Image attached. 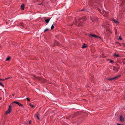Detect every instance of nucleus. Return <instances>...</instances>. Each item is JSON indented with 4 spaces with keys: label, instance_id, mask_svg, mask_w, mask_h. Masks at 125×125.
<instances>
[{
    "label": "nucleus",
    "instance_id": "nucleus-1",
    "mask_svg": "<svg viewBox=\"0 0 125 125\" xmlns=\"http://www.w3.org/2000/svg\"><path fill=\"white\" fill-rule=\"evenodd\" d=\"M121 76V75H119L116 76L113 78H109L108 79V80L109 81H111L113 80H116L118 78Z\"/></svg>",
    "mask_w": 125,
    "mask_h": 125
},
{
    "label": "nucleus",
    "instance_id": "nucleus-2",
    "mask_svg": "<svg viewBox=\"0 0 125 125\" xmlns=\"http://www.w3.org/2000/svg\"><path fill=\"white\" fill-rule=\"evenodd\" d=\"M31 77L34 79H37L39 80H41L42 78L39 77H36L35 75H32L31 76Z\"/></svg>",
    "mask_w": 125,
    "mask_h": 125
},
{
    "label": "nucleus",
    "instance_id": "nucleus-3",
    "mask_svg": "<svg viewBox=\"0 0 125 125\" xmlns=\"http://www.w3.org/2000/svg\"><path fill=\"white\" fill-rule=\"evenodd\" d=\"M11 111V108L10 106V105H9V107L8 110L6 111V114H10Z\"/></svg>",
    "mask_w": 125,
    "mask_h": 125
},
{
    "label": "nucleus",
    "instance_id": "nucleus-4",
    "mask_svg": "<svg viewBox=\"0 0 125 125\" xmlns=\"http://www.w3.org/2000/svg\"><path fill=\"white\" fill-rule=\"evenodd\" d=\"M86 20V18L85 17H84L83 18H81L79 20V21L80 23H82L83 21H85Z\"/></svg>",
    "mask_w": 125,
    "mask_h": 125
},
{
    "label": "nucleus",
    "instance_id": "nucleus-5",
    "mask_svg": "<svg viewBox=\"0 0 125 125\" xmlns=\"http://www.w3.org/2000/svg\"><path fill=\"white\" fill-rule=\"evenodd\" d=\"M90 36L92 37H93L94 38H97L101 39V37L98 36H97L94 34H90Z\"/></svg>",
    "mask_w": 125,
    "mask_h": 125
},
{
    "label": "nucleus",
    "instance_id": "nucleus-6",
    "mask_svg": "<svg viewBox=\"0 0 125 125\" xmlns=\"http://www.w3.org/2000/svg\"><path fill=\"white\" fill-rule=\"evenodd\" d=\"M18 26H22V28H23L24 27V24L22 22H20L18 24Z\"/></svg>",
    "mask_w": 125,
    "mask_h": 125
},
{
    "label": "nucleus",
    "instance_id": "nucleus-7",
    "mask_svg": "<svg viewBox=\"0 0 125 125\" xmlns=\"http://www.w3.org/2000/svg\"><path fill=\"white\" fill-rule=\"evenodd\" d=\"M98 18L97 17H94L91 18V20L92 21H97L98 20Z\"/></svg>",
    "mask_w": 125,
    "mask_h": 125
},
{
    "label": "nucleus",
    "instance_id": "nucleus-8",
    "mask_svg": "<svg viewBox=\"0 0 125 125\" xmlns=\"http://www.w3.org/2000/svg\"><path fill=\"white\" fill-rule=\"evenodd\" d=\"M112 20L115 23L117 24H118L119 23V22L117 20H115L114 19H113Z\"/></svg>",
    "mask_w": 125,
    "mask_h": 125
},
{
    "label": "nucleus",
    "instance_id": "nucleus-9",
    "mask_svg": "<svg viewBox=\"0 0 125 125\" xmlns=\"http://www.w3.org/2000/svg\"><path fill=\"white\" fill-rule=\"evenodd\" d=\"M24 4H22L21 6V9L22 10L24 9Z\"/></svg>",
    "mask_w": 125,
    "mask_h": 125
},
{
    "label": "nucleus",
    "instance_id": "nucleus-10",
    "mask_svg": "<svg viewBox=\"0 0 125 125\" xmlns=\"http://www.w3.org/2000/svg\"><path fill=\"white\" fill-rule=\"evenodd\" d=\"M50 19V18L46 19L45 20V21L47 23H48Z\"/></svg>",
    "mask_w": 125,
    "mask_h": 125
},
{
    "label": "nucleus",
    "instance_id": "nucleus-11",
    "mask_svg": "<svg viewBox=\"0 0 125 125\" xmlns=\"http://www.w3.org/2000/svg\"><path fill=\"white\" fill-rule=\"evenodd\" d=\"M86 47V44L85 43H84L83 44V46L81 47V48H84L85 47Z\"/></svg>",
    "mask_w": 125,
    "mask_h": 125
},
{
    "label": "nucleus",
    "instance_id": "nucleus-12",
    "mask_svg": "<svg viewBox=\"0 0 125 125\" xmlns=\"http://www.w3.org/2000/svg\"><path fill=\"white\" fill-rule=\"evenodd\" d=\"M119 119L121 121H122L124 120V118L121 115L120 116Z\"/></svg>",
    "mask_w": 125,
    "mask_h": 125
},
{
    "label": "nucleus",
    "instance_id": "nucleus-13",
    "mask_svg": "<svg viewBox=\"0 0 125 125\" xmlns=\"http://www.w3.org/2000/svg\"><path fill=\"white\" fill-rule=\"evenodd\" d=\"M17 104L20 106H22V107L24 106L22 104H21V103H20L19 102H18V103Z\"/></svg>",
    "mask_w": 125,
    "mask_h": 125
},
{
    "label": "nucleus",
    "instance_id": "nucleus-14",
    "mask_svg": "<svg viewBox=\"0 0 125 125\" xmlns=\"http://www.w3.org/2000/svg\"><path fill=\"white\" fill-rule=\"evenodd\" d=\"M122 62L124 65L125 64V58H124L123 59Z\"/></svg>",
    "mask_w": 125,
    "mask_h": 125
},
{
    "label": "nucleus",
    "instance_id": "nucleus-15",
    "mask_svg": "<svg viewBox=\"0 0 125 125\" xmlns=\"http://www.w3.org/2000/svg\"><path fill=\"white\" fill-rule=\"evenodd\" d=\"M114 55L115 56L117 57H119V55H117L115 53H114Z\"/></svg>",
    "mask_w": 125,
    "mask_h": 125
},
{
    "label": "nucleus",
    "instance_id": "nucleus-16",
    "mask_svg": "<svg viewBox=\"0 0 125 125\" xmlns=\"http://www.w3.org/2000/svg\"><path fill=\"white\" fill-rule=\"evenodd\" d=\"M36 117L38 120H40L39 117V115H38V114H36Z\"/></svg>",
    "mask_w": 125,
    "mask_h": 125
},
{
    "label": "nucleus",
    "instance_id": "nucleus-17",
    "mask_svg": "<svg viewBox=\"0 0 125 125\" xmlns=\"http://www.w3.org/2000/svg\"><path fill=\"white\" fill-rule=\"evenodd\" d=\"M75 116V114H74V115H72V116H70V117H69V118H70V117H71V118H73V117H74V116Z\"/></svg>",
    "mask_w": 125,
    "mask_h": 125
},
{
    "label": "nucleus",
    "instance_id": "nucleus-18",
    "mask_svg": "<svg viewBox=\"0 0 125 125\" xmlns=\"http://www.w3.org/2000/svg\"><path fill=\"white\" fill-rule=\"evenodd\" d=\"M54 26L53 25H52L51 26V30L53 29L54 28Z\"/></svg>",
    "mask_w": 125,
    "mask_h": 125
},
{
    "label": "nucleus",
    "instance_id": "nucleus-19",
    "mask_svg": "<svg viewBox=\"0 0 125 125\" xmlns=\"http://www.w3.org/2000/svg\"><path fill=\"white\" fill-rule=\"evenodd\" d=\"M10 59V58L9 57H8L6 59V60L7 61H8Z\"/></svg>",
    "mask_w": 125,
    "mask_h": 125
},
{
    "label": "nucleus",
    "instance_id": "nucleus-20",
    "mask_svg": "<svg viewBox=\"0 0 125 125\" xmlns=\"http://www.w3.org/2000/svg\"><path fill=\"white\" fill-rule=\"evenodd\" d=\"M110 62L112 63H114V62L113 61L111 60Z\"/></svg>",
    "mask_w": 125,
    "mask_h": 125
},
{
    "label": "nucleus",
    "instance_id": "nucleus-21",
    "mask_svg": "<svg viewBox=\"0 0 125 125\" xmlns=\"http://www.w3.org/2000/svg\"><path fill=\"white\" fill-rule=\"evenodd\" d=\"M49 30V29L48 28H46L45 29L44 31V32H45L46 31H48Z\"/></svg>",
    "mask_w": 125,
    "mask_h": 125
},
{
    "label": "nucleus",
    "instance_id": "nucleus-22",
    "mask_svg": "<svg viewBox=\"0 0 125 125\" xmlns=\"http://www.w3.org/2000/svg\"><path fill=\"white\" fill-rule=\"evenodd\" d=\"M0 85L3 87H4V85L3 84L0 82Z\"/></svg>",
    "mask_w": 125,
    "mask_h": 125
},
{
    "label": "nucleus",
    "instance_id": "nucleus-23",
    "mask_svg": "<svg viewBox=\"0 0 125 125\" xmlns=\"http://www.w3.org/2000/svg\"><path fill=\"white\" fill-rule=\"evenodd\" d=\"M29 104L31 106V107H33L34 106V105H32L31 104V103H30Z\"/></svg>",
    "mask_w": 125,
    "mask_h": 125
},
{
    "label": "nucleus",
    "instance_id": "nucleus-24",
    "mask_svg": "<svg viewBox=\"0 0 125 125\" xmlns=\"http://www.w3.org/2000/svg\"><path fill=\"white\" fill-rule=\"evenodd\" d=\"M97 9L100 12H101V10L99 8H98Z\"/></svg>",
    "mask_w": 125,
    "mask_h": 125
},
{
    "label": "nucleus",
    "instance_id": "nucleus-25",
    "mask_svg": "<svg viewBox=\"0 0 125 125\" xmlns=\"http://www.w3.org/2000/svg\"><path fill=\"white\" fill-rule=\"evenodd\" d=\"M18 102H17V101H14L13 102V103H15L17 104H18Z\"/></svg>",
    "mask_w": 125,
    "mask_h": 125
},
{
    "label": "nucleus",
    "instance_id": "nucleus-26",
    "mask_svg": "<svg viewBox=\"0 0 125 125\" xmlns=\"http://www.w3.org/2000/svg\"><path fill=\"white\" fill-rule=\"evenodd\" d=\"M26 99L27 100H28V101H30V99H29L28 98H26Z\"/></svg>",
    "mask_w": 125,
    "mask_h": 125
},
{
    "label": "nucleus",
    "instance_id": "nucleus-27",
    "mask_svg": "<svg viewBox=\"0 0 125 125\" xmlns=\"http://www.w3.org/2000/svg\"><path fill=\"white\" fill-rule=\"evenodd\" d=\"M119 39L121 40H122V39L120 37H119Z\"/></svg>",
    "mask_w": 125,
    "mask_h": 125
},
{
    "label": "nucleus",
    "instance_id": "nucleus-28",
    "mask_svg": "<svg viewBox=\"0 0 125 125\" xmlns=\"http://www.w3.org/2000/svg\"><path fill=\"white\" fill-rule=\"evenodd\" d=\"M117 124L118 125H121V124H119V123H117Z\"/></svg>",
    "mask_w": 125,
    "mask_h": 125
},
{
    "label": "nucleus",
    "instance_id": "nucleus-29",
    "mask_svg": "<svg viewBox=\"0 0 125 125\" xmlns=\"http://www.w3.org/2000/svg\"><path fill=\"white\" fill-rule=\"evenodd\" d=\"M2 99V98L1 97H0V100H1Z\"/></svg>",
    "mask_w": 125,
    "mask_h": 125
},
{
    "label": "nucleus",
    "instance_id": "nucleus-30",
    "mask_svg": "<svg viewBox=\"0 0 125 125\" xmlns=\"http://www.w3.org/2000/svg\"><path fill=\"white\" fill-rule=\"evenodd\" d=\"M83 10H83V9H81V10H80V11H83Z\"/></svg>",
    "mask_w": 125,
    "mask_h": 125
},
{
    "label": "nucleus",
    "instance_id": "nucleus-31",
    "mask_svg": "<svg viewBox=\"0 0 125 125\" xmlns=\"http://www.w3.org/2000/svg\"><path fill=\"white\" fill-rule=\"evenodd\" d=\"M31 121H30L29 122V124H30L31 123Z\"/></svg>",
    "mask_w": 125,
    "mask_h": 125
},
{
    "label": "nucleus",
    "instance_id": "nucleus-32",
    "mask_svg": "<svg viewBox=\"0 0 125 125\" xmlns=\"http://www.w3.org/2000/svg\"><path fill=\"white\" fill-rule=\"evenodd\" d=\"M10 78H11V77H8V78H9V79Z\"/></svg>",
    "mask_w": 125,
    "mask_h": 125
},
{
    "label": "nucleus",
    "instance_id": "nucleus-33",
    "mask_svg": "<svg viewBox=\"0 0 125 125\" xmlns=\"http://www.w3.org/2000/svg\"><path fill=\"white\" fill-rule=\"evenodd\" d=\"M113 70H115L114 68H113Z\"/></svg>",
    "mask_w": 125,
    "mask_h": 125
},
{
    "label": "nucleus",
    "instance_id": "nucleus-34",
    "mask_svg": "<svg viewBox=\"0 0 125 125\" xmlns=\"http://www.w3.org/2000/svg\"><path fill=\"white\" fill-rule=\"evenodd\" d=\"M100 6L101 7H101H102V6L100 5Z\"/></svg>",
    "mask_w": 125,
    "mask_h": 125
},
{
    "label": "nucleus",
    "instance_id": "nucleus-35",
    "mask_svg": "<svg viewBox=\"0 0 125 125\" xmlns=\"http://www.w3.org/2000/svg\"><path fill=\"white\" fill-rule=\"evenodd\" d=\"M118 72V70H116V72Z\"/></svg>",
    "mask_w": 125,
    "mask_h": 125
}]
</instances>
